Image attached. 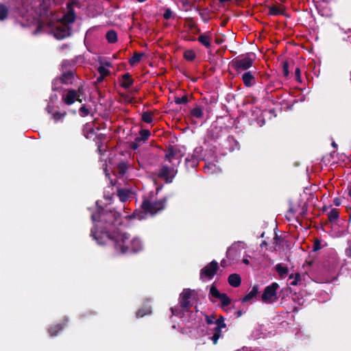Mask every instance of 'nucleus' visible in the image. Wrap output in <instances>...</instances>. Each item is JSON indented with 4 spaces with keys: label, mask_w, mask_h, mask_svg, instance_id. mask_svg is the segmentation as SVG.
Wrapping results in <instances>:
<instances>
[{
    "label": "nucleus",
    "mask_w": 351,
    "mask_h": 351,
    "mask_svg": "<svg viewBox=\"0 0 351 351\" xmlns=\"http://www.w3.org/2000/svg\"><path fill=\"white\" fill-rule=\"evenodd\" d=\"M208 169V166H206L205 167V170Z\"/></svg>",
    "instance_id": "obj_50"
},
{
    "label": "nucleus",
    "mask_w": 351,
    "mask_h": 351,
    "mask_svg": "<svg viewBox=\"0 0 351 351\" xmlns=\"http://www.w3.org/2000/svg\"><path fill=\"white\" fill-rule=\"evenodd\" d=\"M283 73H284L285 76H287L289 74L288 63L286 62H285L283 63Z\"/></svg>",
    "instance_id": "obj_35"
},
{
    "label": "nucleus",
    "mask_w": 351,
    "mask_h": 351,
    "mask_svg": "<svg viewBox=\"0 0 351 351\" xmlns=\"http://www.w3.org/2000/svg\"><path fill=\"white\" fill-rule=\"evenodd\" d=\"M279 285L276 282H273L271 285L265 287L263 293L262 294L261 299L265 303L271 304L277 300V290Z\"/></svg>",
    "instance_id": "obj_5"
},
{
    "label": "nucleus",
    "mask_w": 351,
    "mask_h": 351,
    "mask_svg": "<svg viewBox=\"0 0 351 351\" xmlns=\"http://www.w3.org/2000/svg\"><path fill=\"white\" fill-rule=\"evenodd\" d=\"M348 190H349L348 194L351 197V185L349 186V189Z\"/></svg>",
    "instance_id": "obj_45"
},
{
    "label": "nucleus",
    "mask_w": 351,
    "mask_h": 351,
    "mask_svg": "<svg viewBox=\"0 0 351 351\" xmlns=\"http://www.w3.org/2000/svg\"><path fill=\"white\" fill-rule=\"evenodd\" d=\"M221 265L222 267H226V261L224 260L221 262Z\"/></svg>",
    "instance_id": "obj_41"
},
{
    "label": "nucleus",
    "mask_w": 351,
    "mask_h": 351,
    "mask_svg": "<svg viewBox=\"0 0 351 351\" xmlns=\"http://www.w3.org/2000/svg\"><path fill=\"white\" fill-rule=\"evenodd\" d=\"M174 16H175V14H173V12L171 10V9H169V8L165 9V12L163 14V17L166 20H168Z\"/></svg>",
    "instance_id": "obj_31"
},
{
    "label": "nucleus",
    "mask_w": 351,
    "mask_h": 351,
    "mask_svg": "<svg viewBox=\"0 0 351 351\" xmlns=\"http://www.w3.org/2000/svg\"><path fill=\"white\" fill-rule=\"evenodd\" d=\"M142 120L147 123H151L153 121V114L151 112H144L142 114Z\"/></svg>",
    "instance_id": "obj_20"
},
{
    "label": "nucleus",
    "mask_w": 351,
    "mask_h": 351,
    "mask_svg": "<svg viewBox=\"0 0 351 351\" xmlns=\"http://www.w3.org/2000/svg\"><path fill=\"white\" fill-rule=\"evenodd\" d=\"M210 37L206 34L200 35L198 38V40L206 47L210 46Z\"/></svg>",
    "instance_id": "obj_17"
},
{
    "label": "nucleus",
    "mask_w": 351,
    "mask_h": 351,
    "mask_svg": "<svg viewBox=\"0 0 351 351\" xmlns=\"http://www.w3.org/2000/svg\"><path fill=\"white\" fill-rule=\"evenodd\" d=\"M217 269V263L216 261H212L201 270L200 277L203 280H210L215 275Z\"/></svg>",
    "instance_id": "obj_8"
},
{
    "label": "nucleus",
    "mask_w": 351,
    "mask_h": 351,
    "mask_svg": "<svg viewBox=\"0 0 351 351\" xmlns=\"http://www.w3.org/2000/svg\"><path fill=\"white\" fill-rule=\"evenodd\" d=\"M63 117L62 114H60V113H55L53 114V118L56 119V120H58V119H62Z\"/></svg>",
    "instance_id": "obj_37"
},
{
    "label": "nucleus",
    "mask_w": 351,
    "mask_h": 351,
    "mask_svg": "<svg viewBox=\"0 0 351 351\" xmlns=\"http://www.w3.org/2000/svg\"><path fill=\"white\" fill-rule=\"evenodd\" d=\"M106 38L109 43H115L117 40V36L114 31H110L106 34Z\"/></svg>",
    "instance_id": "obj_21"
},
{
    "label": "nucleus",
    "mask_w": 351,
    "mask_h": 351,
    "mask_svg": "<svg viewBox=\"0 0 351 351\" xmlns=\"http://www.w3.org/2000/svg\"><path fill=\"white\" fill-rule=\"evenodd\" d=\"M336 205H339V202L337 201H335Z\"/></svg>",
    "instance_id": "obj_48"
},
{
    "label": "nucleus",
    "mask_w": 351,
    "mask_h": 351,
    "mask_svg": "<svg viewBox=\"0 0 351 351\" xmlns=\"http://www.w3.org/2000/svg\"><path fill=\"white\" fill-rule=\"evenodd\" d=\"M73 78H74V75L72 72L65 73L62 75V77L60 79H56L53 82V88L54 90L58 89V88L56 86V85L57 84H58L59 82H62V83L66 84H72Z\"/></svg>",
    "instance_id": "obj_9"
},
{
    "label": "nucleus",
    "mask_w": 351,
    "mask_h": 351,
    "mask_svg": "<svg viewBox=\"0 0 351 351\" xmlns=\"http://www.w3.org/2000/svg\"><path fill=\"white\" fill-rule=\"evenodd\" d=\"M171 156V152H169V154H167L166 157L168 158L169 161H171L170 157Z\"/></svg>",
    "instance_id": "obj_40"
},
{
    "label": "nucleus",
    "mask_w": 351,
    "mask_h": 351,
    "mask_svg": "<svg viewBox=\"0 0 351 351\" xmlns=\"http://www.w3.org/2000/svg\"><path fill=\"white\" fill-rule=\"evenodd\" d=\"M8 15V9L3 5H0V20H3Z\"/></svg>",
    "instance_id": "obj_28"
},
{
    "label": "nucleus",
    "mask_w": 351,
    "mask_h": 351,
    "mask_svg": "<svg viewBox=\"0 0 351 351\" xmlns=\"http://www.w3.org/2000/svg\"><path fill=\"white\" fill-rule=\"evenodd\" d=\"M133 83V80L129 73H125L122 75L120 80V84L125 88H129Z\"/></svg>",
    "instance_id": "obj_12"
},
{
    "label": "nucleus",
    "mask_w": 351,
    "mask_h": 351,
    "mask_svg": "<svg viewBox=\"0 0 351 351\" xmlns=\"http://www.w3.org/2000/svg\"><path fill=\"white\" fill-rule=\"evenodd\" d=\"M206 320L208 324H216V326L215 328V333L211 338L212 341L215 344L217 343V340L221 336V330L226 327V324L223 322V318L222 317H220L219 319H216V317L214 315H211L206 316Z\"/></svg>",
    "instance_id": "obj_6"
},
{
    "label": "nucleus",
    "mask_w": 351,
    "mask_h": 351,
    "mask_svg": "<svg viewBox=\"0 0 351 351\" xmlns=\"http://www.w3.org/2000/svg\"><path fill=\"white\" fill-rule=\"evenodd\" d=\"M74 20V13L69 11L62 17L53 16L46 24H40L39 28L51 32L58 39H62L70 35V24L73 23Z\"/></svg>",
    "instance_id": "obj_2"
},
{
    "label": "nucleus",
    "mask_w": 351,
    "mask_h": 351,
    "mask_svg": "<svg viewBox=\"0 0 351 351\" xmlns=\"http://www.w3.org/2000/svg\"><path fill=\"white\" fill-rule=\"evenodd\" d=\"M104 77H101V75H100L98 78H97V81L98 82H101L103 80Z\"/></svg>",
    "instance_id": "obj_43"
},
{
    "label": "nucleus",
    "mask_w": 351,
    "mask_h": 351,
    "mask_svg": "<svg viewBox=\"0 0 351 351\" xmlns=\"http://www.w3.org/2000/svg\"><path fill=\"white\" fill-rule=\"evenodd\" d=\"M176 103L178 104H180L182 103H186L187 101V99L185 97H177L175 100Z\"/></svg>",
    "instance_id": "obj_34"
},
{
    "label": "nucleus",
    "mask_w": 351,
    "mask_h": 351,
    "mask_svg": "<svg viewBox=\"0 0 351 351\" xmlns=\"http://www.w3.org/2000/svg\"><path fill=\"white\" fill-rule=\"evenodd\" d=\"M192 293L190 289H184L180 294V302L183 309H187L189 307L190 304L188 300L191 298Z\"/></svg>",
    "instance_id": "obj_10"
},
{
    "label": "nucleus",
    "mask_w": 351,
    "mask_h": 351,
    "mask_svg": "<svg viewBox=\"0 0 351 351\" xmlns=\"http://www.w3.org/2000/svg\"><path fill=\"white\" fill-rule=\"evenodd\" d=\"M85 95L83 86H80L77 90L69 89L67 92L62 95V99L67 105L73 104L75 101L82 102L81 97Z\"/></svg>",
    "instance_id": "obj_4"
},
{
    "label": "nucleus",
    "mask_w": 351,
    "mask_h": 351,
    "mask_svg": "<svg viewBox=\"0 0 351 351\" xmlns=\"http://www.w3.org/2000/svg\"><path fill=\"white\" fill-rule=\"evenodd\" d=\"M119 173L123 174L126 170V165L124 163H121L118 165Z\"/></svg>",
    "instance_id": "obj_33"
},
{
    "label": "nucleus",
    "mask_w": 351,
    "mask_h": 351,
    "mask_svg": "<svg viewBox=\"0 0 351 351\" xmlns=\"http://www.w3.org/2000/svg\"><path fill=\"white\" fill-rule=\"evenodd\" d=\"M243 263H245V265H249L250 264V261L247 258V257H244L243 258Z\"/></svg>",
    "instance_id": "obj_39"
},
{
    "label": "nucleus",
    "mask_w": 351,
    "mask_h": 351,
    "mask_svg": "<svg viewBox=\"0 0 351 351\" xmlns=\"http://www.w3.org/2000/svg\"><path fill=\"white\" fill-rule=\"evenodd\" d=\"M140 136L136 138V142L145 141L150 136V132L147 130H141L139 132Z\"/></svg>",
    "instance_id": "obj_16"
},
{
    "label": "nucleus",
    "mask_w": 351,
    "mask_h": 351,
    "mask_svg": "<svg viewBox=\"0 0 351 351\" xmlns=\"http://www.w3.org/2000/svg\"><path fill=\"white\" fill-rule=\"evenodd\" d=\"M237 313V317H240L242 314L241 311H238Z\"/></svg>",
    "instance_id": "obj_46"
},
{
    "label": "nucleus",
    "mask_w": 351,
    "mask_h": 351,
    "mask_svg": "<svg viewBox=\"0 0 351 351\" xmlns=\"http://www.w3.org/2000/svg\"><path fill=\"white\" fill-rule=\"evenodd\" d=\"M168 171V169H167V168H164V169H162V174L163 175V174L165 173V172H166V171Z\"/></svg>",
    "instance_id": "obj_44"
},
{
    "label": "nucleus",
    "mask_w": 351,
    "mask_h": 351,
    "mask_svg": "<svg viewBox=\"0 0 351 351\" xmlns=\"http://www.w3.org/2000/svg\"><path fill=\"white\" fill-rule=\"evenodd\" d=\"M171 311H172V313L173 315H178L179 314L178 313L176 312V311L174 310V308H171Z\"/></svg>",
    "instance_id": "obj_42"
},
{
    "label": "nucleus",
    "mask_w": 351,
    "mask_h": 351,
    "mask_svg": "<svg viewBox=\"0 0 351 351\" xmlns=\"http://www.w3.org/2000/svg\"><path fill=\"white\" fill-rule=\"evenodd\" d=\"M80 112H82L84 115H87L88 114V110L85 106H82L80 109Z\"/></svg>",
    "instance_id": "obj_36"
},
{
    "label": "nucleus",
    "mask_w": 351,
    "mask_h": 351,
    "mask_svg": "<svg viewBox=\"0 0 351 351\" xmlns=\"http://www.w3.org/2000/svg\"><path fill=\"white\" fill-rule=\"evenodd\" d=\"M282 8L279 6H273L269 9V14L272 15H278L282 13Z\"/></svg>",
    "instance_id": "obj_26"
},
{
    "label": "nucleus",
    "mask_w": 351,
    "mask_h": 351,
    "mask_svg": "<svg viewBox=\"0 0 351 351\" xmlns=\"http://www.w3.org/2000/svg\"><path fill=\"white\" fill-rule=\"evenodd\" d=\"M295 73L296 77L299 79L300 77V69L296 68V69L295 71Z\"/></svg>",
    "instance_id": "obj_38"
},
{
    "label": "nucleus",
    "mask_w": 351,
    "mask_h": 351,
    "mask_svg": "<svg viewBox=\"0 0 351 351\" xmlns=\"http://www.w3.org/2000/svg\"><path fill=\"white\" fill-rule=\"evenodd\" d=\"M118 196L121 202H125L128 198L129 192L125 190L120 189L118 191Z\"/></svg>",
    "instance_id": "obj_23"
},
{
    "label": "nucleus",
    "mask_w": 351,
    "mask_h": 351,
    "mask_svg": "<svg viewBox=\"0 0 351 351\" xmlns=\"http://www.w3.org/2000/svg\"><path fill=\"white\" fill-rule=\"evenodd\" d=\"M108 66H110V64H106V66H100L98 68V72L101 75V77H104L109 74V71L107 69Z\"/></svg>",
    "instance_id": "obj_22"
},
{
    "label": "nucleus",
    "mask_w": 351,
    "mask_h": 351,
    "mask_svg": "<svg viewBox=\"0 0 351 351\" xmlns=\"http://www.w3.org/2000/svg\"><path fill=\"white\" fill-rule=\"evenodd\" d=\"M339 217V212L336 209H332L328 213V219L330 221H335Z\"/></svg>",
    "instance_id": "obj_27"
},
{
    "label": "nucleus",
    "mask_w": 351,
    "mask_h": 351,
    "mask_svg": "<svg viewBox=\"0 0 351 351\" xmlns=\"http://www.w3.org/2000/svg\"><path fill=\"white\" fill-rule=\"evenodd\" d=\"M219 299L221 302V304L223 306L229 305L231 302L230 299L225 293H222V295L219 298Z\"/></svg>",
    "instance_id": "obj_25"
},
{
    "label": "nucleus",
    "mask_w": 351,
    "mask_h": 351,
    "mask_svg": "<svg viewBox=\"0 0 351 351\" xmlns=\"http://www.w3.org/2000/svg\"><path fill=\"white\" fill-rule=\"evenodd\" d=\"M289 278L293 279V280L291 282V285L293 286L297 285L301 280V276L298 273L290 275Z\"/></svg>",
    "instance_id": "obj_24"
},
{
    "label": "nucleus",
    "mask_w": 351,
    "mask_h": 351,
    "mask_svg": "<svg viewBox=\"0 0 351 351\" xmlns=\"http://www.w3.org/2000/svg\"><path fill=\"white\" fill-rule=\"evenodd\" d=\"M165 207V202L162 200L158 202H151L147 199H145L142 204V208L146 213L154 214L157 211L163 209Z\"/></svg>",
    "instance_id": "obj_7"
},
{
    "label": "nucleus",
    "mask_w": 351,
    "mask_h": 351,
    "mask_svg": "<svg viewBox=\"0 0 351 351\" xmlns=\"http://www.w3.org/2000/svg\"><path fill=\"white\" fill-rule=\"evenodd\" d=\"M258 292L257 286H254L252 290L243 298V302H247L256 296Z\"/></svg>",
    "instance_id": "obj_14"
},
{
    "label": "nucleus",
    "mask_w": 351,
    "mask_h": 351,
    "mask_svg": "<svg viewBox=\"0 0 351 351\" xmlns=\"http://www.w3.org/2000/svg\"><path fill=\"white\" fill-rule=\"evenodd\" d=\"M242 80L243 81L244 84L246 86H252L254 82L255 79L252 73L250 71L245 72L242 75Z\"/></svg>",
    "instance_id": "obj_11"
},
{
    "label": "nucleus",
    "mask_w": 351,
    "mask_h": 351,
    "mask_svg": "<svg viewBox=\"0 0 351 351\" xmlns=\"http://www.w3.org/2000/svg\"><path fill=\"white\" fill-rule=\"evenodd\" d=\"M195 53L192 49H189L184 51V57L186 60L192 61L195 58Z\"/></svg>",
    "instance_id": "obj_18"
},
{
    "label": "nucleus",
    "mask_w": 351,
    "mask_h": 351,
    "mask_svg": "<svg viewBox=\"0 0 351 351\" xmlns=\"http://www.w3.org/2000/svg\"><path fill=\"white\" fill-rule=\"evenodd\" d=\"M101 220L106 223V228L108 230L106 236L114 242V248L122 252H136L143 248L141 240L138 238H130V236L119 229L112 230V228L121 223L120 216L114 212L102 213Z\"/></svg>",
    "instance_id": "obj_1"
},
{
    "label": "nucleus",
    "mask_w": 351,
    "mask_h": 351,
    "mask_svg": "<svg viewBox=\"0 0 351 351\" xmlns=\"http://www.w3.org/2000/svg\"><path fill=\"white\" fill-rule=\"evenodd\" d=\"M61 328L59 326H56L54 328H51L49 330V333L54 336L57 334L58 331L60 330Z\"/></svg>",
    "instance_id": "obj_32"
},
{
    "label": "nucleus",
    "mask_w": 351,
    "mask_h": 351,
    "mask_svg": "<svg viewBox=\"0 0 351 351\" xmlns=\"http://www.w3.org/2000/svg\"><path fill=\"white\" fill-rule=\"evenodd\" d=\"M210 293L213 297L216 298H219L222 295V293H220L217 289L214 286L210 287Z\"/></svg>",
    "instance_id": "obj_29"
},
{
    "label": "nucleus",
    "mask_w": 351,
    "mask_h": 351,
    "mask_svg": "<svg viewBox=\"0 0 351 351\" xmlns=\"http://www.w3.org/2000/svg\"><path fill=\"white\" fill-rule=\"evenodd\" d=\"M254 60L255 57L254 55H247L233 60L231 65L237 71H243L250 68Z\"/></svg>",
    "instance_id": "obj_3"
},
{
    "label": "nucleus",
    "mask_w": 351,
    "mask_h": 351,
    "mask_svg": "<svg viewBox=\"0 0 351 351\" xmlns=\"http://www.w3.org/2000/svg\"><path fill=\"white\" fill-rule=\"evenodd\" d=\"M93 220H95V215H93Z\"/></svg>",
    "instance_id": "obj_51"
},
{
    "label": "nucleus",
    "mask_w": 351,
    "mask_h": 351,
    "mask_svg": "<svg viewBox=\"0 0 351 351\" xmlns=\"http://www.w3.org/2000/svg\"><path fill=\"white\" fill-rule=\"evenodd\" d=\"M191 114L197 118H201L203 116V111L200 108H195L192 110Z\"/></svg>",
    "instance_id": "obj_30"
},
{
    "label": "nucleus",
    "mask_w": 351,
    "mask_h": 351,
    "mask_svg": "<svg viewBox=\"0 0 351 351\" xmlns=\"http://www.w3.org/2000/svg\"><path fill=\"white\" fill-rule=\"evenodd\" d=\"M349 215H350V217L351 218V208L349 210Z\"/></svg>",
    "instance_id": "obj_47"
},
{
    "label": "nucleus",
    "mask_w": 351,
    "mask_h": 351,
    "mask_svg": "<svg viewBox=\"0 0 351 351\" xmlns=\"http://www.w3.org/2000/svg\"><path fill=\"white\" fill-rule=\"evenodd\" d=\"M137 315H138V316L143 317V315H141V314H140V312H138Z\"/></svg>",
    "instance_id": "obj_49"
},
{
    "label": "nucleus",
    "mask_w": 351,
    "mask_h": 351,
    "mask_svg": "<svg viewBox=\"0 0 351 351\" xmlns=\"http://www.w3.org/2000/svg\"><path fill=\"white\" fill-rule=\"evenodd\" d=\"M145 56L143 53H134L133 56L130 59L129 63L131 66H134L138 63L143 57Z\"/></svg>",
    "instance_id": "obj_15"
},
{
    "label": "nucleus",
    "mask_w": 351,
    "mask_h": 351,
    "mask_svg": "<svg viewBox=\"0 0 351 351\" xmlns=\"http://www.w3.org/2000/svg\"><path fill=\"white\" fill-rule=\"evenodd\" d=\"M228 283L233 287H237L241 285V277L237 274H233L228 277Z\"/></svg>",
    "instance_id": "obj_13"
},
{
    "label": "nucleus",
    "mask_w": 351,
    "mask_h": 351,
    "mask_svg": "<svg viewBox=\"0 0 351 351\" xmlns=\"http://www.w3.org/2000/svg\"><path fill=\"white\" fill-rule=\"evenodd\" d=\"M276 269L280 277H284L288 272L287 267L282 266L281 264H278Z\"/></svg>",
    "instance_id": "obj_19"
}]
</instances>
